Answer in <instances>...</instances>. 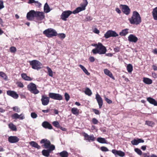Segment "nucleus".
Wrapping results in <instances>:
<instances>
[{
    "instance_id": "obj_1",
    "label": "nucleus",
    "mask_w": 157,
    "mask_h": 157,
    "mask_svg": "<svg viewBox=\"0 0 157 157\" xmlns=\"http://www.w3.org/2000/svg\"><path fill=\"white\" fill-rule=\"evenodd\" d=\"M130 23L132 24L138 25L141 22V19L139 14L136 11L133 12L132 17L129 19Z\"/></svg>"
},
{
    "instance_id": "obj_2",
    "label": "nucleus",
    "mask_w": 157,
    "mask_h": 157,
    "mask_svg": "<svg viewBox=\"0 0 157 157\" xmlns=\"http://www.w3.org/2000/svg\"><path fill=\"white\" fill-rule=\"evenodd\" d=\"M107 50L105 47L101 43H98V46L97 48L93 49L92 52L94 54H99L100 55L104 54L105 53Z\"/></svg>"
},
{
    "instance_id": "obj_3",
    "label": "nucleus",
    "mask_w": 157,
    "mask_h": 157,
    "mask_svg": "<svg viewBox=\"0 0 157 157\" xmlns=\"http://www.w3.org/2000/svg\"><path fill=\"white\" fill-rule=\"evenodd\" d=\"M43 33L48 37H51L57 35L56 31L51 28L45 30L43 32Z\"/></svg>"
},
{
    "instance_id": "obj_4",
    "label": "nucleus",
    "mask_w": 157,
    "mask_h": 157,
    "mask_svg": "<svg viewBox=\"0 0 157 157\" xmlns=\"http://www.w3.org/2000/svg\"><path fill=\"white\" fill-rule=\"evenodd\" d=\"M27 88L31 93L34 94H37L39 93V91L37 89L36 85L33 83L29 84L27 86Z\"/></svg>"
},
{
    "instance_id": "obj_5",
    "label": "nucleus",
    "mask_w": 157,
    "mask_h": 157,
    "mask_svg": "<svg viewBox=\"0 0 157 157\" xmlns=\"http://www.w3.org/2000/svg\"><path fill=\"white\" fill-rule=\"evenodd\" d=\"M30 64L32 66V68L34 69L39 70L41 68V63L36 60H33L30 61Z\"/></svg>"
},
{
    "instance_id": "obj_6",
    "label": "nucleus",
    "mask_w": 157,
    "mask_h": 157,
    "mask_svg": "<svg viewBox=\"0 0 157 157\" xmlns=\"http://www.w3.org/2000/svg\"><path fill=\"white\" fill-rule=\"evenodd\" d=\"M72 13L76 14L74 13V11L72 12L70 10H66L63 12L60 16L61 18L64 21L67 20V18Z\"/></svg>"
},
{
    "instance_id": "obj_7",
    "label": "nucleus",
    "mask_w": 157,
    "mask_h": 157,
    "mask_svg": "<svg viewBox=\"0 0 157 157\" xmlns=\"http://www.w3.org/2000/svg\"><path fill=\"white\" fill-rule=\"evenodd\" d=\"M55 149V146L53 145H51V147L50 148H48V150H43L42 151V155L46 157H48L50 155V153L53 150Z\"/></svg>"
},
{
    "instance_id": "obj_8",
    "label": "nucleus",
    "mask_w": 157,
    "mask_h": 157,
    "mask_svg": "<svg viewBox=\"0 0 157 157\" xmlns=\"http://www.w3.org/2000/svg\"><path fill=\"white\" fill-rule=\"evenodd\" d=\"M118 36V34L115 31L111 30L108 31L104 35V37L106 39L111 37H116Z\"/></svg>"
},
{
    "instance_id": "obj_9",
    "label": "nucleus",
    "mask_w": 157,
    "mask_h": 157,
    "mask_svg": "<svg viewBox=\"0 0 157 157\" xmlns=\"http://www.w3.org/2000/svg\"><path fill=\"white\" fill-rule=\"evenodd\" d=\"M49 96L51 98L58 100H61L63 99L61 95L58 94L50 93L49 94Z\"/></svg>"
},
{
    "instance_id": "obj_10",
    "label": "nucleus",
    "mask_w": 157,
    "mask_h": 157,
    "mask_svg": "<svg viewBox=\"0 0 157 157\" xmlns=\"http://www.w3.org/2000/svg\"><path fill=\"white\" fill-rule=\"evenodd\" d=\"M36 11L31 10L28 12L27 14V19L29 20H32L34 17H36Z\"/></svg>"
},
{
    "instance_id": "obj_11",
    "label": "nucleus",
    "mask_w": 157,
    "mask_h": 157,
    "mask_svg": "<svg viewBox=\"0 0 157 157\" xmlns=\"http://www.w3.org/2000/svg\"><path fill=\"white\" fill-rule=\"evenodd\" d=\"M86 5H85V4L82 3L80 4V6L78 7L74 10V13H78L80 11L84 10L86 9Z\"/></svg>"
},
{
    "instance_id": "obj_12",
    "label": "nucleus",
    "mask_w": 157,
    "mask_h": 157,
    "mask_svg": "<svg viewBox=\"0 0 157 157\" xmlns=\"http://www.w3.org/2000/svg\"><path fill=\"white\" fill-rule=\"evenodd\" d=\"M42 104L43 105H47L49 102V98L44 95H42L41 99Z\"/></svg>"
},
{
    "instance_id": "obj_13",
    "label": "nucleus",
    "mask_w": 157,
    "mask_h": 157,
    "mask_svg": "<svg viewBox=\"0 0 157 157\" xmlns=\"http://www.w3.org/2000/svg\"><path fill=\"white\" fill-rule=\"evenodd\" d=\"M120 6L121 8L122 12L124 14L128 15L129 13L130 10L128 6L121 5Z\"/></svg>"
},
{
    "instance_id": "obj_14",
    "label": "nucleus",
    "mask_w": 157,
    "mask_h": 157,
    "mask_svg": "<svg viewBox=\"0 0 157 157\" xmlns=\"http://www.w3.org/2000/svg\"><path fill=\"white\" fill-rule=\"evenodd\" d=\"M7 94L15 99H17L19 97L18 95L14 91L8 90L7 91Z\"/></svg>"
},
{
    "instance_id": "obj_15",
    "label": "nucleus",
    "mask_w": 157,
    "mask_h": 157,
    "mask_svg": "<svg viewBox=\"0 0 157 157\" xmlns=\"http://www.w3.org/2000/svg\"><path fill=\"white\" fill-rule=\"evenodd\" d=\"M96 99L98 103L99 108L101 109L103 105V102L102 98L101 97L100 95L98 93L96 95Z\"/></svg>"
},
{
    "instance_id": "obj_16",
    "label": "nucleus",
    "mask_w": 157,
    "mask_h": 157,
    "mask_svg": "<svg viewBox=\"0 0 157 157\" xmlns=\"http://www.w3.org/2000/svg\"><path fill=\"white\" fill-rule=\"evenodd\" d=\"M41 144H44V145L45 148H50L51 147L50 145V142L49 140H48L46 139L42 140L40 142Z\"/></svg>"
},
{
    "instance_id": "obj_17",
    "label": "nucleus",
    "mask_w": 157,
    "mask_h": 157,
    "mask_svg": "<svg viewBox=\"0 0 157 157\" xmlns=\"http://www.w3.org/2000/svg\"><path fill=\"white\" fill-rule=\"evenodd\" d=\"M36 17L39 20H42L45 17L44 13L43 12L36 11Z\"/></svg>"
},
{
    "instance_id": "obj_18",
    "label": "nucleus",
    "mask_w": 157,
    "mask_h": 157,
    "mask_svg": "<svg viewBox=\"0 0 157 157\" xmlns=\"http://www.w3.org/2000/svg\"><path fill=\"white\" fill-rule=\"evenodd\" d=\"M112 152L115 155H118L121 157H123L125 155L124 153L121 151H117L113 149L112 150Z\"/></svg>"
},
{
    "instance_id": "obj_19",
    "label": "nucleus",
    "mask_w": 157,
    "mask_h": 157,
    "mask_svg": "<svg viewBox=\"0 0 157 157\" xmlns=\"http://www.w3.org/2000/svg\"><path fill=\"white\" fill-rule=\"evenodd\" d=\"M12 117L14 119H19L20 120H23L25 118L24 115L23 113L21 114L20 115H18L17 113H15L12 115Z\"/></svg>"
},
{
    "instance_id": "obj_20",
    "label": "nucleus",
    "mask_w": 157,
    "mask_h": 157,
    "mask_svg": "<svg viewBox=\"0 0 157 157\" xmlns=\"http://www.w3.org/2000/svg\"><path fill=\"white\" fill-rule=\"evenodd\" d=\"M128 39L130 42L136 43L138 40L137 38L133 34L130 35L128 37Z\"/></svg>"
},
{
    "instance_id": "obj_21",
    "label": "nucleus",
    "mask_w": 157,
    "mask_h": 157,
    "mask_svg": "<svg viewBox=\"0 0 157 157\" xmlns=\"http://www.w3.org/2000/svg\"><path fill=\"white\" fill-rule=\"evenodd\" d=\"M42 126L45 128H48L50 129H52L51 125L47 121H44L42 123Z\"/></svg>"
},
{
    "instance_id": "obj_22",
    "label": "nucleus",
    "mask_w": 157,
    "mask_h": 157,
    "mask_svg": "<svg viewBox=\"0 0 157 157\" xmlns=\"http://www.w3.org/2000/svg\"><path fill=\"white\" fill-rule=\"evenodd\" d=\"M144 142V140L139 139L137 140H134L131 141V143L133 145H137L140 143H143Z\"/></svg>"
},
{
    "instance_id": "obj_23",
    "label": "nucleus",
    "mask_w": 157,
    "mask_h": 157,
    "mask_svg": "<svg viewBox=\"0 0 157 157\" xmlns=\"http://www.w3.org/2000/svg\"><path fill=\"white\" fill-rule=\"evenodd\" d=\"M147 100L150 104L155 106L157 105V102L154 99L151 97H149L147 98Z\"/></svg>"
},
{
    "instance_id": "obj_24",
    "label": "nucleus",
    "mask_w": 157,
    "mask_h": 157,
    "mask_svg": "<svg viewBox=\"0 0 157 157\" xmlns=\"http://www.w3.org/2000/svg\"><path fill=\"white\" fill-rule=\"evenodd\" d=\"M104 73L106 75L109 76L113 79H114V78L113 77L112 73L107 69L104 70Z\"/></svg>"
},
{
    "instance_id": "obj_25",
    "label": "nucleus",
    "mask_w": 157,
    "mask_h": 157,
    "mask_svg": "<svg viewBox=\"0 0 157 157\" xmlns=\"http://www.w3.org/2000/svg\"><path fill=\"white\" fill-rule=\"evenodd\" d=\"M29 144L32 147L39 149L40 148V147L35 142L31 141L29 143Z\"/></svg>"
},
{
    "instance_id": "obj_26",
    "label": "nucleus",
    "mask_w": 157,
    "mask_h": 157,
    "mask_svg": "<svg viewBox=\"0 0 157 157\" xmlns=\"http://www.w3.org/2000/svg\"><path fill=\"white\" fill-rule=\"evenodd\" d=\"M44 11L45 13H48L52 9H50L49 5L47 3H46L44 6Z\"/></svg>"
},
{
    "instance_id": "obj_27",
    "label": "nucleus",
    "mask_w": 157,
    "mask_h": 157,
    "mask_svg": "<svg viewBox=\"0 0 157 157\" xmlns=\"http://www.w3.org/2000/svg\"><path fill=\"white\" fill-rule=\"evenodd\" d=\"M128 29H126L122 30L121 31L120 33L119 34L121 36H125L127 34H128Z\"/></svg>"
},
{
    "instance_id": "obj_28",
    "label": "nucleus",
    "mask_w": 157,
    "mask_h": 157,
    "mask_svg": "<svg viewBox=\"0 0 157 157\" xmlns=\"http://www.w3.org/2000/svg\"><path fill=\"white\" fill-rule=\"evenodd\" d=\"M143 81L144 83L147 84H151L152 82L151 79L147 78H144Z\"/></svg>"
},
{
    "instance_id": "obj_29",
    "label": "nucleus",
    "mask_w": 157,
    "mask_h": 157,
    "mask_svg": "<svg viewBox=\"0 0 157 157\" xmlns=\"http://www.w3.org/2000/svg\"><path fill=\"white\" fill-rule=\"evenodd\" d=\"M153 17L154 20H157V7L154 9L152 12Z\"/></svg>"
},
{
    "instance_id": "obj_30",
    "label": "nucleus",
    "mask_w": 157,
    "mask_h": 157,
    "mask_svg": "<svg viewBox=\"0 0 157 157\" xmlns=\"http://www.w3.org/2000/svg\"><path fill=\"white\" fill-rule=\"evenodd\" d=\"M22 78L25 80L31 81L32 79L29 77L27 76L25 74H22L21 75Z\"/></svg>"
},
{
    "instance_id": "obj_31",
    "label": "nucleus",
    "mask_w": 157,
    "mask_h": 157,
    "mask_svg": "<svg viewBox=\"0 0 157 157\" xmlns=\"http://www.w3.org/2000/svg\"><path fill=\"white\" fill-rule=\"evenodd\" d=\"M9 128L13 131H16L17 130V128L16 126L13 124L12 123H10L8 125Z\"/></svg>"
},
{
    "instance_id": "obj_32",
    "label": "nucleus",
    "mask_w": 157,
    "mask_h": 157,
    "mask_svg": "<svg viewBox=\"0 0 157 157\" xmlns=\"http://www.w3.org/2000/svg\"><path fill=\"white\" fill-rule=\"evenodd\" d=\"M59 154L61 157H68V152L65 151H63Z\"/></svg>"
},
{
    "instance_id": "obj_33",
    "label": "nucleus",
    "mask_w": 157,
    "mask_h": 157,
    "mask_svg": "<svg viewBox=\"0 0 157 157\" xmlns=\"http://www.w3.org/2000/svg\"><path fill=\"white\" fill-rule=\"evenodd\" d=\"M19 140L18 138H8V141L11 143H15L17 142Z\"/></svg>"
},
{
    "instance_id": "obj_34",
    "label": "nucleus",
    "mask_w": 157,
    "mask_h": 157,
    "mask_svg": "<svg viewBox=\"0 0 157 157\" xmlns=\"http://www.w3.org/2000/svg\"><path fill=\"white\" fill-rule=\"evenodd\" d=\"M79 66L81 68L83 71L87 75H89L90 73L88 72L86 69L82 65L80 64Z\"/></svg>"
},
{
    "instance_id": "obj_35",
    "label": "nucleus",
    "mask_w": 157,
    "mask_h": 157,
    "mask_svg": "<svg viewBox=\"0 0 157 157\" xmlns=\"http://www.w3.org/2000/svg\"><path fill=\"white\" fill-rule=\"evenodd\" d=\"M71 111L73 114L77 115L79 113V110L77 108H73L72 109Z\"/></svg>"
},
{
    "instance_id": "obj_36",
    "label": "nucleus",
    "mask_w": 157,
    "mask_h": 157,
    "mask_svg": "<svg viewBox=\"0 0 157 157\" xmlns=\"http://www.w3.org/2000/svg\"><path fill=\"white\" fill-rule=\"evenodd\" d=\"M85 94L89 96H90L92 94V93L90 89L88 88H86L85 91Z\"/></svg>"
},
{
    "instance_id": "obj_37",
    "label": "nucleus",
    "mask_w": 157,
    "mask_h": 157,
    "mask_svg": "<svg viewBox=\"0 0 157 157\" xmlns=\"http://www.w3.org/2000/svg\"><path fill=\"white\" fill-rule=\"evenodd\" d=\"M0 76L2 78L5 80H8L7 77L6 75L3 72H0Z\"/></svg>"
},
{
    "instance_id": "obj_38",
    "label": "nucleus",
    "mask_w": 157,
    "mask_h": 157,
    "mask_svg": "<svg viewBox=\"0 0 157 157\" xmlns=\"http://www.w3.org/2000/svg\"><path fill=\"white\" fill-rule=\"evenodd\" d=\"M97 140L101 143H107L106 140L104 138H97Z\"/></svg>"
},
{
    "instance_id": "obj_39",
    "label": "nucleus",
    "mask_w": 157,
    "mask_h": 157,
    "mask_svg": "<svg viewBox=\"0 0 157 157\" xmlns=\"http://www.w3.org/2000/svg\"><path fill=\"white\" fill-rule=\"evenodd\" d=\"M127 68L128 72L129 73L131 72L133 70V67L131 64H128Z\"/></svg>"
},
{
    "instance_id": "obj_40",
    "label": "nucleus",
    "mask_w": 157,
    "mask_h": 157,
    "mask_svg": "<svg viewBox=\"0 0 157 157\" xmlns=\"http://www.w3.org/2000/svg\"><path fill=\"white\" fill-rule=\"evenodd\" d=\"M145 124L148 126L152 127L154 124V123L151 121H145Z\"/></svg>"
},
{
    "instance_id": "obj_41",
    "label": "nucleus",
    "mask_w": 157,
    "mask_h": 157,
    "mask_svg": "<svg viewBox=\"0 0 157 157\" xmlns=\"http://www.w3.org/2000/svg\"><path fill=\"white\" fill-rule=\"evenodd\" d=\"M47 68L48 70V74L51 77H52L53 76V72L51 70V69L49 68V67H47Z\"/></svg>"
},
{
    "instance_id": "obj_42",
    "label": "nucleus",
    "mask_w": 157,
    "mask_h": 157,
    "mask_svg": "<svg viewBox=\"0 0 157 157\" xmlns=\"http://www.w3.org/2000/svg\"><path fill=\"white\" fill-rule=\"evenodd\" d=\"M10 50L11 53H14L17 51V49L15 47L12 46L10 48Z\"/></svg>"
},
{
    "instance_id": "obj_43",
    "label": "nucleus",
    "mask_w": 157,
    "mask_h": 157,
    "mask_svg": "<svg viewBox=\"0 0 157 157\" xmlns=\"http://www.w3.org/2000/svg\"><path fill=\"white\" fill-rule=\"evenodd\" d=\"M135 151L136 152L138 155H141L142 154V152L140 149L136 148L135 149Z\"/></svg>"
},
{
    "instance_id": "obj_44",
    "label": "nucleus",
    "mask_w": 157,
    "mask_h": 157,
    "mask_svg": "<svg viewBox=\"0 0 157 157\" xmlns=\"http://www.w3.org/2000/svg\"><path fill=\"white\" fill-rule=\"evenodd\" d=\"M95 138H85L84 140L86 142H91L94 141L95 140Z\"/></svg>"
},
{
    "instance_id": "obj_45",
    "label": "nucleus",
    "mask_w": 157,
    "mask_h": 157,
    "mask_svg": "<svg viewBox=\"0 0 157 157\" xmlns=\"http://www.w3.org/2000/svg\"><path fill=\"white\" fill-rule=\"evenodd\" d=\"M52 124L54 126L56 127H59L60 125L59 123L57 121H55L53 122Z\"/></svg>"
},
{
    "instance_id": "obj_46",
    "label": "nucleus",
    "mask_w": 157,
    "mask_h": 157,
    "mask_svg": "<svg viewBox=\"0 0 157 157\" xmlns=\"http://www.w3.org/2000/svg\"><path fill=\"white\" fill-rule=\"evenodd\" d=\"M93 18L90 16H87L84 20L85 21H90L92 20Z\"/></svg>"
},
{
    "instance_id": "obj_47",
    "label": "nucleus",
    "mask_w": 157,
    "mask_h": 157,
    "mask_svg": "<svg viewBox=\"0 0 157 157\" xmlns=\"http://www.w3.org/2000/svg\"><path fill=\"white\" fill-rule=\"evenodd\" d=\"M13 110L15 112L19 113L20 112V109L17 106H15L13 108Z\"/></svg>"
},
{
    "instance_id": "obj_48",
    "label": "nucleus",
    "mask_w": 157,
    "mask_h": 157,
    "mask_svg": "<svg viewBox=\"0 0 157 157\" xmlns=\"http://www.w3.org/2000/svg\"><path fill=\"white\" fill-rule=\"evenodd\" d=\"M65 99L67 101H68L70 99V96L68 94L65 93L64 95Z\"/></svg>"
},
{
    "instance_id": "obj_49",
    "label": "nucleus",
    "mask_w": 157,
    "mask_h": 157,
    "mask_svg": "<svg viewBox=\"0 0 157 157\" xmlns=\"http://www.w3.org/2000/svg\"><path fill=\"white\" fill-rule=\"evenodd\" d=\"M104 98H105V101H106V102L108 103L109 104H110L112 103V101L111 100L108 99V98L106 97L105 96V97Z\"/></svg>"
},
{
    "instance_id": "obj_50",
    "label": "nucleus",
    "mask_w": 157,
    "mask_h": 157,
    "mask_svg": "<svg viewBox=\"0 0 157 157\" xmlns=\"http://www.w3.org/2000/svg\"><path fill=\"white\" fill-rule=\"evenodd\" d=\"M58 36L59 38H60L61 39H63L66 36H65V34H64V33H60V34H59Z\"/></svg>"
},
{
    "instance_id": "obj_51",
    "label": "nucleus",
    "mask_w": 157,
    "mask_h": 157,
    "mask_svg": "<svg viewBox=\"0 0 157 157\" xmlns=\"http://www.w3.org/2000/svg\"><path fill=\"white\" fill-rule=\"evenodd\" d=\"M35 5L38 8L40 7L41 6V4L38 1H36L35 2Z\"/></svg>"
},
{
    "instance_id": "obj_52",
    "label": "nucleus",
    "mask_w": 157,
    "mask_h": 157,
    "mask_svg": "<svg viewBox=\"0 0 157 157\" xmlns=\"http://www.w3.org/2000/svg\"><path fill=\"white\" fill-rule=\"evenodd\" d=\"M93 32L97 34H98L99 33V31L96 28L94 29L93 30Z\"/></svg>"
},
{
    "instance_id": "obj_53",
    "label": "nucleus",
    "mask_w": 157,
    "mask_h": 157,
    "mask_svg": "<svg viewBox=\"0 0 157 157\" xmlns=\"http://www.w3.org/2000/svg\"><path fill=\"white\" fill-rule=\"evenodd\" d=\"M31 116L33 118H36L37 117V115L34 113H32L31 114Z\"/></svg>"
},
{
    "instance_id": "obj_54",
    "label": "nucleus",
    "mask_w": 157,
    "mask_h": 157,
    "mask_svg": "<svg viewBox=\"0 0 157 157\" xmlns=\"http://www.w3.org/2000/svg\"><path fill=\"white\" fill-rule=\"evenodd\" d=\"M101 150L102 151H108V149L107 147H101Z\"/></svg>"
},
{
    "instance_id": "obj_55",
    "label": "nucleus",
    "mask_w": 157,
    "mask_h": 157,
    "mask_svg": "<svg viewBox=\"0 0 157 157\" xmlns=\"http://www.w3.org/2000/svg\"><path fill=\"white\" fill-rule=\"evenodd\" d=\"M3 2L2 1H0V10L4 8Z\"/></svg>"
},
{
    "instance_id": "obj_56",
    "label": "nucleus",
    "mask_w": 157,
    "mask_h": 157,
    "mask_svg": "<svg viewBox=\"0 0 157 157\" xmlns=\"http://www.w3.org/2000/svg\"><path fill=\"white\" fill-rule=\"evenodd\" d=\"M92 121L93 123L94 124H96L98 122V121L95 118H93L92 119Z\"/></svg>"
},
{
    "instance_id": "obj_57",
    "label": "nucleus",
    "mask_w": 157,
    "mask_h": 157,
    "mask_svg": "<svg viewBox=\"0 0 157 157\" xmlns=\"http://www.w3.org/2000/svg\"><path fill=\"white\" fill-rule=\"evenodd\" d=\"M92 110L93 112H94L96 114L98 115L100 113L99 111L98 110H97L96 109H92Z\"/></svg>"
},
{
    "instance_id": "obj_58",
    "label": "nucleus",
    "mask_w": 157,
    "mask_h": 157,
    "mask_svg": "<svg viewBox=\"0 0 157 157\" xmlns=\"http://www.w3.org/2000/svg\"><path fill=\"white\" fill-rule=\"evenodd\" d=\"M90 61L92 62H94L95 61V59L93 56H90L89 58Z\"/></svg>"
},
{
    "instance_id": "obj_59",
    "label": "nucleus",
    "mask_w": 157,
    "mask_h": 157,
    "mask_svg": "<svg viewBox=\"0 0 157 157\" xmlns=\"http://www.w3.org/2000/svg\"><path fill=\"white\" fill-rule=\"evenodd\" d=\"M149 153H144L143 155L144 156L143 157H150L149 155Z\"/></svg>"
},
{
    "instance_id": "obj_60",
    "label": "nucleus",
    "mask_w": 157,
    "mask_h": 157,
    "mask_svg": "<svg viewBox=\"0 0 157 157\" xmlns=\"http://www.w3.org/2000/svg\"><path fill=\"white\" fill-rule=\"evenodd\" d=\"M36 1L35 0H29V1L28 2L29 4L35 3Z\"/></svg>"
},
{
    "instance_id": "obj_61",
    "label": "nucleus",
    "mask_w": 157,
    "mask_h": 157,
    "mask_svg": "<svg viewBox=\"0 0 157 157\" xmlns=\"http://www.w3.org/2000/svg\"><path fill=\"white\" fill-rule=\"evenodd\" d=\"M115 11L118 13L120 14L121 13L120 10L118 8H116Z\"/></svg>"
},
{
    "instance_id": "obj_62",
    "label": "nucleus",
    "mask_w": 157,
    "mask_h": 157,
    "mask_svg": "<svg viewBox=\"0 0 157 157\" xmlns=\"http://www.w3.org/2000/svg\"><path fill=\"white\" fill-rule=\"evenodd\" d=\"M82 3L85 4V5H86L87 6L88 4V2L87 0H83Z\"/></svg>"
},
{
    "instance_id": "obj_63",
    "label": "nucleus",
    "mask_w": 157,
    "mask_h": 157,
    "mask_svg": "<svg viewBox=\"0 0 157 157\" xmlns=\"http://www.w3.org/2000/svg\"><path fill=\"white\" fill-rule=\"evenodd\" d=\"M18 85L21 88H22L24 87L23 84L21 82L19 83H18Z\"/></svg>"
},
{
    "instance_id": "obj_64",
    "label": "nucleus",
    "mask_w": 157,
    "mask_h": 157,
    "mask_svg": "<svg viewBox=\"0 0 157 157\" xmlns=\"http://www.w3.org/2000/svg\"><path fill=\"white\" fill-rule=\"evenodd\" d=\"M152 68L155 71L157 70V67L155 65H153L152 66Z\"/></svg>"
}]
</instances>
